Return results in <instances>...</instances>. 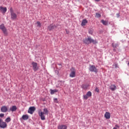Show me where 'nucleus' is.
I'll use <instances>...</instances> for the list:
<instances>
[{
	"mask_svg": "<svg viewBox=\"0 0 129 129\" xmlns=\"http://www.w3.org/2000/svg\"><path fill=\"white\" fill-rule=\"evenodd\" d=\"M66 32H67V34H69V32H68V31H67V30H66Z\"/></svg>",
	"mask_w": 129,
	"mask_h": 129,
	"instance_id": "473e14b6",
	"label": "nucleus"
},
{
	"mask_svg": "<svg viewBox=\"0 0 129 129\" xmlns=\"http://www.w3.org/2000/svg\"><path fill=\"white\" fill-rule=\"evenodd\" d=\"M22 119H23V120H28L29 119V115L28 114H25L23 115L22 116Z\"/></svg>",
	"mask_w": 129,
	"mask_h": 129,
	"instance_id": "f8f14e48",
	"label": "nucleus"
},
{
	"mask_svg": "<svg viewBox=\"0 0 129 129\" xmlns=\"http://www.w3.org/2000/svg\"><path fill=\"white\" fill-rule=\"evenodd\" d=\"M115 126H116V127H118V128H119V125H118L117 124H116Z\"/></svg>",
	"mask_w": 129,
	"mask_h": 129,
	"instance_id": "7c9ffc66",
	"label": "nucleus"
},
{
	"mask_svg": "<svg viewBox=\"0 0 129 129\" xmlns=\"http://www.w3.org/2000/svg\"><path fill=\"white\" fill-rule=\"evenodd\" d=\"M89 33H90V34H92V32H91V33H90V32H89Z\"/></svg>",
	"mask_w": 129,
	"mask_h": 129,
	"instance_id": "f704fd0d",
	"label": "nucleus"
},
{
	"mask_svg": "<svg viewBox=\"0 0 129 129\" xmlns=\"http://www.w3.org/2000/svg\"><path fill=\"white\" fill-rule=\"evenodd\" d=\"M45 114H49V111L46 108L43 109V112H42L41 111H39L38 112V115H39V116L40 117L41 120H45V119H46Z\"/></svg>",
	"mask_w": 129,
	"mask_h": 129,
	"instance_id": "f257e3e1",
	"label": "nucleus"
},
{
	"mask_svg": "<svg viewBox=\"0 0 129 129\" xmlns=\"http://www.w3.org/2000/svg\"><path fill=\"white\" fill-rule=\"evenodd\" d=\"M4 116H5V114L0 113V117H4Z\"/></svg>",
	"mask_w": 129,
	"mask_h": 129,
	"instance_id": "c85d7f7f",
	"label": "nucleus"
},
{
	"mask_svg": "<svg viewBox=\"0 0 129 129\" xmlns=\"http://www.w3.org/2000/svg\"><path fill=\"white\" fill-rule=\"evenodd\" d=\"M109 88L112 91H114L116 89V86L115 85H111Z\"/></svg>",
	"mask_w": 129,
	"mask_h": 129,
	"instance_id": "ddd939ff",
	"label": "nucleus"
},
{
	"mask_svg": "<svg viewBox=\"0 0 129 129\" xmlns=\"http://www.w3.org/2000/svg\"><path fill=\"white\" fill-rule=\"evenodd\" d=\"M0 30L2 31L4 36H8L9 35V32H8V29H7V28L5 26L4 24H2L0 25Z\"/></svg>",
	"mask_w": 129,
	"mask_h": 129,
	"instance_id": "7ed1b4c3",
	"label": "nucleus"
},
{
	"mask_svg": "<svg viewBox=\"0 0 129 129\" xmlns=\"http://www.w3.org/2000/svg\"><path fill=\"white\" fill-rule=\"evenodd\" d=\"M50 91H51L50 94L53 95L54 94V93H56V92L58 91V90L57 89L50 90Z\"/></svg>",
	"mask_w": 129,
	"mask_h": 129,
	"instance_id": "6ab92c4d",
	"label": "nucleus"
},
{
	"mask_svg": "<svg viewBox=\"0 0 129 129\" xmlns=\"http://www.w3.org/2000/svg\"><path fill=\"white\" fill-rule=\"evenodd\" d=\"M0 11L1 12H3V13L5 14L7 12V8L6 7L4 8L3 7H0Z\"/></svg>",
	"mask_w": 129,
	"mask_h": 129,
	"instance_id": "a211bd4d",
	"label": "nucleus"
},
{
	"mask_svg": "<svg viewBox=\"0 0 129 129\" xmlns=\"http://www.w3.org/2000/svg\"><path fill=\"white\" fill-rule=\"evenodd\" d=\"M84 86H84V85L83 86V88H84Z\"/></svg>",
	"mask_w": 129,
	"mask_h": 129,
	"instance_id": "72a5a7b5",
	"label": "nucleus"
},
{
	"mask_svg": "<svg viewBox=\"0 0 129 129\" xmlns=\"http://www.w3.org/2000/svg\"><path fill=\"white\" fill-rule=\"evenodd\" d=\"M17 109V106L15 105L12 106V107L10 108V110L11 111L14 112L16 111Z\"/></svg>",
	"mask_w": 129,
	"mask_h": 129,
	"instance_id": "f3484780",
	"label": "nucleus"
},
{
	"mask_svg": "<svg viewBox=\"0 0 129 129\" xmlns=\"http://www.w3.org/2000/svg\"><path fill=\"white\" fill-rule=\"evenodd\" d=\"M87 23H88V21H87V20L83 19L81 23V26H82V27L84 26H86V24H87Z\"/></svg>",
	"mask_w": 129,
	"mask_h": 129,
	"instance_id": "2eb2a0df",
	"label": "nucleus"
},
{
	"mask_svg": "<svg viewBox=\"0 0 129 129\" xmlns=\"http://www.w3.org/2000/svg\"><path fill=\"white\" fill-rule=\"evenodd\" d=\"M54 102H55V103H58V99H57V98H55L54 99Z\"/></svg>",
	"mask_w": 129,
	"mask_h": 129,
	"instance_id": "cd10ccee",
	"label": "nucleus"
},
{
	"mask_svg": "<svg viewBox=\"0 0 129 129\" xmlns=\"http://www.w3.org/2000/svg\"><path fill=\"white\" fill-rule=\"evenodd\" d=\"M8 126L7 123L3 120V119H0V128H6Z\"/></svg>",
	"mask_w": 129,
	"mask_h": 129,
	"instance_id": "39448f33",
	"label": "nucleus"
},
{
	"mask_svg": "<svg viewBox=\"0 0 129 129\" xmlns=\"http://www.w3.org/2000/svg\"><path fill=\"white\" fill-rule=\"evenodd\" d=\"M37 27L41 28V23L39 21L37 22Z\"/></svg>",
	"mask_w": 129,
	"mask_h": 129,
	"instance_id": "a878e982",
	"label": "nucleus"
},
{
	"mask_svg": "<svg viewBox=\"0 0 129 129\" xmlns=\"http://www.w3.org/2000/svg\"><path fill=\"white\" fill-rule=\"evenodd\" d=\"M119 16H119V14L117 13V14H116V17H117V18H118Z\"/></svg>",
	"mask_w": 129,
	"mask_h": 129,
	"instance_id": "c756f323",
	"label": "nucleus"
},
{
	"mask_svg": "<svg viewBox=\"0 0 129 129\" xmlns=\"http://www.w3.org/2000/svg\"><path fill=\"white\" fill-rule=\"evenodd\" d=\"M57 129H67V125H59L57 127Z\"/></svg>",
	"mask_w": 129,
	"mask_h": 129,
	"instance_id": "4468645a",
	"label": "nucleus"
},
{
	"mask_svg": "<svg viewBox=\"0 0 129 129\" xmlns=\"http://www.w3.org/2000/svg\"><path fill=\"white\" fill-rule=\"evenodd\" d=\"M10 11V14L11 16V19L12 20H17V14L15 13V12H14V10H13V8H11Z\"/></svg>",
	"mask_w": 129,
	"mask_h": 129,
	"instance_id": "20e7f679",
	"label": "nucleus"
},
{
	"mask_svg": "<svg viewBox=\"0 0 129 129\" xmlns=\"http://www.w3.org/2000/svg\"><path fill=\"white\" fill-rule=\"evenodd\" d=\"M83 42L85 44H86L87 45H89V44H91V43L93 44H97L98 43L96 40H93L90 37L84 39Z\"/></svg>",
	"mask_w": 129,
	"mask_h": 129,
	"instance_id": "f03ea898",
	"label": "nucleus"
},
{
	"mask_svg": "<svg viewBox=\"0 0 129 129\" xmlns=\"http://www.w3.org/2000/svg\"><path fill=\"white\" fill-rule=\"evenodd\" d=\"M95 2H100V0H95Z\"/></svg>",
	"mask_w": 129,
	"mask_h": 129,
	"instance_id": "2f4dec72",
	"label": "nucleus"
},
{
	"mask_svg": "<svg viewBox=\"0 0 129 129\" xmlns=\"http://www.w3.org/2000/svg\"><path fill=\"white\" fill-rule=\"evenodd\" d=\"M89 70L91 72H95L96 73H97V69L95 66H90Z\"/></svg>",
	"mask_w": 129,
	"mask_h": 129,
	"instance_id": "6e6552de",
	"label": "nucleus"
},
{
	"mask_svg": "<svg viewBox=\"0 0 129 129\" xmlns=\"http://www.w3.org/2000/svg\"><path fill=\"white\" fill-rule=\"evenodd\" d=\"M101 23H102V24H103V25H104V26L107 25V24H108V23H107V21H104V20H101Z\"/></svg>",
	"mask_w": 129,
	"mask_h": 129,
	"instance_id": "aec40b11",
	"label": "nucleus"
},
{
	"mask_svg": "<svg viewBox=\"0 0 129 129\" xmlns=\"http://www.w3.org/2000/svg\"><path fill=\"white\" fill-rule=\"evenodd\" d=\"M95 91L98 93L99 92V89L98 88L96 87L95 89Z\"/></svg>",
	"mask_w": 129,
	"mask_h": 129,
	"instance_id": "bb28decb",
	"label": "nucleus"
},
{
	"mask_svg": "<svg viewBox=\"0 0 129 129\" xmlns=\"http://www.w3.org/2000/svg\"><path fill=\"white\" fill-rule=\"evenodd\" d=\"M31 64L32 65L34 71H37V70L39 69V67H38V63L37 62L33 61Z\"/></svg>",
	"mask_w": 129,
	"mask_h": 129,
	"instance_id": "0eeeda50",
	"label": "nucleus"
},
{
	"mask_svg": "<svg viewBox=\"0 0 129 129\" xmlns=\"http://www.w3.org/2000/svg\"><path fill=\"white\" fill-rule=\"evenodd\" d=\"M56 28V26L53 25V24H50L48 27V29L49 31H52V30H54Z\"/></svg>",
	"mask_w": 129,
	"mask_h": 129,
	"instance_id": "9b49d317",
	"label": "nucleus"
},
{
	"mask_svg": "<svg viewBox=\"0 0 129 129\" xmlns=\"http://www.w3.org/2000/svg\"><path fill=\"white\" fill-rule=\"evenodd\" d=\"M71 73L70 76L72 78L75 77L76 74V71L74 68H72L70 69Z\"/></svg>",
	"mask_w": 129,
	"mask_h": 129,
	"instance_id": "423d86ee",
	"label": "nucleus"
},
{
	"mask_svg": "<svg viewBox=\"0 0 129 129\" xmlns=\"http://www.w3.org/2000/svg\"><path fill=\"white\" fill-rule=\"evenodd\" d=\"M112 46L113 48H116V47H117V46H118V45L116 43H112Z\"/></svg>",
	"mask_w": 129,
	"mask_h": 129,
	"instance_id": "5701e85b",
	"label": "nucleus"
},
{
	"mask_svg": "<svg viewBox=\"0 0 129 129\" xmlns=\"http://www.w3.org/2000/svg\"><path fill=\"white\" fill-rule=\"evenodd\" d=\"M1 112H7L8 111V107L7 106H3L1 108Z\"/></svg>",
	"mask_w": 129,
	"mask_h": 129,
	"instance_id": "9d476101",
	"label": "nucleus"
},
{
	"mask_svg": "<svg viewBox=\"0 0 129 129\" xmlns=\"http://www.w3.org/2000/svg\"><path fill=\"white\" fill-rule=\"evenodd\" d=\"M86 95L89 97H91V96H92V93H91V92L90 91H88Z\"/></svg>",
	"mask_w": 129,
	"mask_h": 129,
	"instance_id": "412c9836",
	"label": "nucleus"
},
{
	"mask_svg": "<svg viewBox=\"0 0 129 129\" xmlns=\"http://www.w3.org/2000/svg\"><path fill=\"white\" fill-rule=\"evenodd\" d=\"M105 118L109 119L110 118V113L108 112H106L104 115Z\"/></svg>",
	"mask_w": 129,
	"mask_h": 129,
	"instance_id": "dca6fc26",
	"label": "nucleus"
},
{
	"mask_svg": "<svg viewBox=\"0 0 129 129\" xmlns=\"http://www.w3.org/2000/svg\"><path fill=\"white\" fill-rule=\"evenodd\" d=\"M88 97H88L87 95H84L83 96V98H84V99H85V100H87V99H88Z\"/></svg>",
	"mask_w": 129,
	"mask_h": 129,
	"instance_id": "b1692460",
	"label": "nucleus"
},
{
	"mask_svg": "<svg viewBox=\"0 0 129 129\" xmlns=\"http://www.w3.org/2000/svg\"><path fill=\"white\" fill-rule=\"evenodd\" d=\"M96 18H100L101 15L99 13H96Z\"/></svg>",
	"mask_w": 129,
	"mask_h": 129,
	"instance_id": "393cba45",
	"label": "nucleus"
},
{
	"mask_svg": "<svg viewBox=\"0 0 129 129\" xmlns=\"http://www.w3.org/2000/svg\"><path fill=\"white\" fill-rule=\"evenodd\" d=\"M11 117H7L5 119L6 122H10V121H11Z\"/></svg>",
	"mask_w": 129,
	"mask_h": 129,
	"instance_id": "4be33fe9",
	"label": "nucleus"
},
{
	"mask_svg": "<svg viewBox=\"0 0 129 129\" xmlns=\"http://www.w3.org/2000/svg\"><path fill=\"white\" fill-rule=\"evenodd\" d=\"M35 110L36 108L35 107H30L28 110V113L30 114H33V113H34V111Z\"/></svg>",
	"mask_w": 129,
	"mask_h": 129,
	"instance_id": "1a4fd4ad",
	"label": "nucleus"
}]
</instances>
